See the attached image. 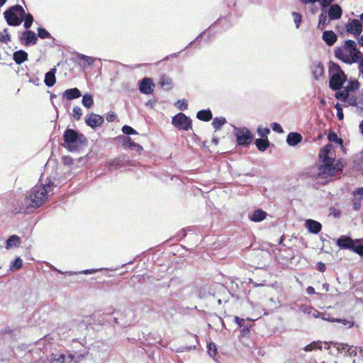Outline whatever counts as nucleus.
<instances>
[{
  "label": "nucleus",
  "mask_w": 363,
  "mask_h": 363,
  "mask_svg": "<svg viewBox=\"0 0 363 363\" xmlns=\"http://www.w3.org/2000/svg\"><path fill=\"white\" fill-rule=\"evenodd\" d=\"M4 15L8 25L18 26L23 21L25 10L22 6L16 4L6 10Z\"/></svg>",
  "instance_id": "423d86ee"
},
{
  "label": "nucleus",
  "mask_w": 363,
  "mask_h": 363,
  "mask_svg": "<svg viewBox=\"0 0 363 363\" xmlns=\"http://www.w3.org/2000/svg\"><path fill=\"white\" fill-rule=\"evenodd\" d=\"M345 164L340 161L335 164L318 165L308 169L306 175L314 182L325 184L328 179L341 172Z\"/></svg>",
  "instance_id": "f03ea898"
},
{
  "label": "nucleus",
  "mask_w": 363,
  "mask_h": 363,
  "mask_svg": "<svg viewBox=\"0 0 363 363\" xmlns=\"http://www.w3.org/2000/svg\"><path fill=\"white\" fill-rule=\"evenodd\" d=\"M234 130L235 135L239 145H247L252 143L253 136L247 128L234 127Z\"/></svg>",
  "instance_id": "6e6552de"
},
{
  "label": "nucleus",
  "mask_w": 363,
  "mask_h": 363,
  "mask_svg": "<svg viewBox=\"0 0 363 363\" xmlns=\"http://www.w3.org/2000/svg\"><path fill=\"white\" fill-rule=\"evenodd\" d=\"M21 42L26 46L30 45H35L38 41V38L33 30H27L23 31L20 36Z\"/></svg>",
  "instance_id": "1a4fd4ad"
},
{
  "label": "nucleus",
  "mask_w": 363,
  "mask_h": 363,
  "mask_svg": "<svg viewBox=\"0 0 363 363\" xmlns=\"http://www.w3.org/2000/svg\"><path fill=\"white\" fill-rule=\"evenodd\" d=\"M13 60L16 64L20 65L28 60V53L23 50H18L13 53Z\"/></svg>",
  "instance_id": "393cba45"
},
{
  "label": "nucleus",
  "mask_w": 363,
  "mask_h": 363,
  "mask_svg": "<svg viewBox=\"0 0 363 363\" xmlns=\"http://www.w3.org/2000/svg\"><path fill=\"white\" fill-rule=\"evenodd\" d=\"M334 0H319V2L321 6V10L325 11L333 2Z\"/></svg>",
  "instance_id": "bf43d9fd"
},
{
  "label": "nucleus",
  "mask_w": 363,
  "mask_h": 363,
  "mask_svg": "<svg viewBox=\"0 0 363 363\" xmlns=\"http://www.w3.org/2000/svg\"><path fill=\"white\" fill-rule=\"evenodd\" d=\"M353 240L350 237L342 235L337 240V245L341 249L350 250L352 247Z\"/></svg>",
  "instance_id": "a211bd4d"
},
{
  "label": "nucleus",
  "mask_w": 363,
  "mask_h": 363,
  "mask_svg": "<svg viewBox=\"0 0 363 363\" xmlns=\"http://www.w3.org/2000/svg\"><path fill=\"white\" fill-rule=\"evenodd\" d=\"M52 186V183L49 182L47 184L36 185L33 187L24 199L19 211L28 213L32 209L40 207L47 199Z\"/></svg>",
  "instance_id": "f257e3e1"
},
{
  "label": "nucleus",
  "mask_w": 363,
  "mask_h": 363,
  "mask_svg": "<svg viewBox=\"0 0 363 363\" xmlns=\"http://www.w3.org/2000/svg\"><path fill=\"white\" fill-rule=\"evenodd\" d=\"M331 154V145L325 146L319 153L320 161L322 162L321 165L334 164V159L330 156Z\"/></svg>",
  "instance_id": "9b49d317"
},
{
  "label": "nucleus",
  "mask_w": 363,
  "mask_h": 363,
  "mask_svg": "<svg viewBox=\"0 0 363 363\" xmlns=\"http://www.w3.org/2000/svg\"><path fill=\"white\" fill-rule=\"evenodd\" d=\"M19 238L17 235H11L6 240V248L16 247L19 244Z\"/></svg>",
  "instance_id": "f704fd0d"
},
{
  "label": "nucleus",
  "mask_w": 363,
  "mask_h": 363,
  "mask_svg": "<svg viewBox=\"0 0 363 363\" xmlns=\"http://www.w3.org/2000/svg\"><path fill=\"white\" fill-rule=\"evenodd\" d=\"M77 57L78 60L82 61L80 65L84 68H86L94 62V59L93 57L80 53H77Z\"/></svg>",
  "instance_id": "a878e982"
},
{
  "label": "nucleus",
  "mask_w": 363,
  "mask_h": 363,
  "mask_svg": "<svg viewBox=\"0 0 363 363\" xmlns=\"http://www.w3.org/2000/svg\"><path fill=\"white\" fill-rule=\"evenodd\" d=\"M23 261L20 257H17L11 264V269H18L22 267Z\"/></svg>",
  "instance_id": "3c124183"
},
{
  "label": "nucleus",
  "mask_w": 363,
  "mask_h": 363,
  "mask_svg": "<svg viewBox=\"0 0 363 363\" xmlns=\"http://www.w3.org/2000/svg\"><path fill=\"white\" fill-rule=\"evenodd\" d=\"M226 123V120L225 118L220 117H216L213 118L212 122V125L215 128L216 130H218L220 129L223 125H224Z\"/></svg>",
  "instance_id": "e433bc0d"
},
{
  "label": "nucleus",
  "mask_w": 363,
  "mask_h": 363,
  "mask_svg": "<svg viewBox=\"0 0 363 363\" xmlns=\"http://www.w3.org/2000/svg\"><path fill=\"white\" fill-rule=\"evenodd\" d=\"M311 70L313 76L315 80L320 79L324 75V66L323 65L318 61L313 62L311 66Z\"/></svg>",
  "instance_id": "dca6fc26"
},
{
  "label": "nucleus",
  "mask_w": 363,
  "mask_h": 363,
  "mask_svg": "<svg viewBox=\"0 0 363 363\" xmlns=\"http://www.w3.org/2000/svg\"><path fill=\"white\" fill-rule=\"evenodd\" d=\"M89 354V350L84 353L77 352H69L65 354V362L67 363H79L86 359Z\"/></svg>",
  "instance_id": "9d476101"
},
{
  "label": "nucleus",
  "mask_w": 363,
  "mask_h": 363,
  "mask_svg": "<svg viewBox=\"0 0 363 363\" xmlns=\"http://www.w3.org/2000/svg\"><path fill=\"white\" fill-rule=\"evenodd\" d=\"M161 86L165 89H170L172 87V80L170 77L162 75L159 82Z\"/></svg>",
  "instance_id": "2f4dec72"
},
{
  "label": "nucleus",
  "mask_w": 363,
  "mask_h": 363,
  "mask_svg": "<svg viewBox=\"0 0 363 363\" xmlns=\"http://www.w3.org/2000/svg\"><path fill=\"white\" fill-rule=\"evenodd\" d=\"M4 31L6 33V34L4 35L2 33H0V42L4 43H8L9 42L11 41V36L7 33V29H4Z\"/></svg>",
  "instance_id": "603ef678"
},
{
  "label": "nucleus",
  "mask_w": 363,
  "mask_h": 363,
  "mask_svg": "<svg viewBox=\"0 0 363 363\" xmlns=\"http://www.w3.org/2000/svg\"><path fill=\"white\" fill-rule=\"evenodd\" d=\"M334 54L338 60L346 64L352 65L357 62L361 52L357 49L355 41L347 40L343 45L335 49Z\"/></svg>",
  "instance_id": "7ed1b4c3"
},
{
  "label": "nucleus",
  "mask_w": 363,
  "mask_h": 363,
  "mask_svg": "<svg viewBox=\"0 0 363 363\" xmlns=\"http://www.w3.org/2000/svg\"><path fill=\"white\" fill-rule=\"evenodd\" d=\"M172 123L180 130H189L192 128L191 119L183 113H179L172 117Z\"/></svg>",
  "instance_id": "0eeeda50"
},
{
  "label": "nucleus",
  "mask_w": 363,
  "mask_h": 363,
  "mask_svg": "<svg viewBox=\"0 0 363 363\" xmlns=\"http://www.w3.org/2000/svg\"><path fill=\"white\" fill-rule=\"evenodd\" d=\"M72 115L75 120H77V121L80 120L82 118V108L79 106H74L73 108Z\"/></svg>",
  "instance_id": "c03bdc74"
},
{
  "label": "nucleus",
  "mask_w": 363,
  "mask_h": 363,
  "mask_svg": "<svg viewBox=\"0 0 363 363\" xmlns=\"http://www.w3.org/2000/svg\"><path fill=\"white\" fill-rule=\"evenodd\" d=\"M320 314L321 313L318 311L312 308V309L311 311V314L309 315L313 318H318V317H320Z\"/></svg>",
  "instance_id": "338daca9"
},
{
  "label": "nucleus",
  "mask_w": 363,
  "mask_h": 363,
  "mask_svg": "<svg viewBox=\"0 0 363 363\" xmlns=\"http://www.w3.org/2000/svg\"><path fill=\"white\" fill-rule=\"evenodd\" d=\"M125 145L130 148H135L138 152H141L143 150V147L134 143L129 137L126 138Z\"/></svg>",
  "instance_id": "ea45409f"
},
{
  "label": "nucleus",
  "mask_w": 363,
  "mask_h": 363,
  "mask_svg": "<svg viewBox=\"0 0 363 363\" xmlns=\"http://www.w3.org/2000/svg\"><path fill=\"white\" fill-rule=\"evenodd\" d=\"M306 225L308 232L313 234L318 233L322 228V225L319 222L311 219L307 220Z\"/></svg>",
  "instance_id": "aec40b11"
},
{
  "label": "nucleus",
  "mask_w": 363,
  "mask_h": 363,
  "mask_svg": "<svg viewBox=\"0 0 363 363\" xmlns=\"http://www.w3.org/2000/svg\"><path fill=\"white\" fill-rule=\"evenodd\" d=\"M255 145L259 151H265L269 146V141L267 138H259L255 140Z\"/></svg>",
  "instance_id": "c756f323"
},
{
  "label": "nucleus",
  "mask_w": 363,
  "mask_h": 363,
  "mask_svg": "<svg viewBox=\"0 0 363 363\" xmlns=\"http://www.w3.org/2000/svg\"><path fill=\"white\" fill-rule=\"evenodd\" d=\"M322 38L329 46L333 45L337 40L336 34L333 30L324 31Z\"/></svg>",
  "instance_id": "412c9836"
},
{
  "label": "nucleus",
  "mask_w": 363,
  "mask_h": 363,
  "mask_svg": "<svg viewBox=\"0 0 363 363\" xmlns=\"http://www.w3.org/2000/svg\"><path fill=\"white\" fill-rule=\"evenodd\" d=\"M347 31L353 34L354 36H358L362 31V25L357 19L351 20L346 25Z\"/></svg>",
  "instance_id": "4468645a"
},
{
  "label": "nucleus",
  "mask_w": 363,
  "mask_h": 363,
  "mask_svg": "<svg viewBox=\"0 0 363 363\" xmlns=\"http://www.w3.org/2000/svg\"><path fill=\"white\" fill-rule=\"evenodd\" d=\"M130 165V162L128 159L125 157H118L114 159H111L106 162V166L113 167L116 169L121 168L122 167H128Z\"/></svg>",
  "instance_id": "2eb2a0df"
},
{
  "label": "nucleus",
  "mask_w": 363,
  "mask_h": 363,
  "mask_svg": "<svg viewBox=\"0 0 363 363\" xmlns=\"http://www.w3.org/2000/svg\"><path fill=\"white\" fill-rule=\"evenodd\" d=\"M208 352L211 357H214L217 353V347L215 343L210 342L208 345Z\"/></svg>",
  "instance_id": "de8ad7c7"
},
{
  "label": "nucleus",
  "mask_w": 363,
  "mask_h": 363,
  "mask_svg": "<svg viewBox=\"0 0 363 363\" xmlns=\"http://www.w3.org/2000/svg\"><path fill=\"white\" fill-rule=\"evenodd\" d=\"M333 347L337 348V351L340 353L344 352L345 354L347 353V350L349 348V345L346 343H341V342H335L332 343Z\"/></svg>",
  "instance_id": "58836bf2"
},
{
  "label": "nucleus",
  "mask_w": 363,
  "mask_h": 363,
  "mask_svg": "<svg viewBox=\"0 0 363 363\" xmlns=\"http://www.w3.org/2000/svg\"><path fill=\"white\" fill-rule=\"evenodd\" d=\"M270 133V130L268 128H261L259 127L257 128V133L262 138H267V135Z\"/></svg>",
  "instance_id": "5fc2aeb1"
},
{
  "label": "nucleus",
  "mask_w": 363,
  "mask_h": 363,
  "mask_svg": "<svg viewBox=\"0 0 363 363\" xmlns=\"http://www.w3.org/2000/svg\"><path fill=\"white\" fill-rule=\"evenodd\" d=\"M267 216V213L262 209L255 210L252 214L249 216L250 220L253 222H261Z\"/></svg>",
  "instance_id": "b1692460"
},
{
  "label": "nucleus",
  "mask_w": 363,
  "mask_h": 363,
  "mask_svg": "<svg viewBox=\"0 0 363 363\" xmlns=\"http://www.w3.org/2000/svg\"><path fill=\"white\" fill-rule=\"evenodd\" d=\"M315 349L321 350L322 349V342L320 341L313 342L308 345H307L303 350L306 352H311Z\"/></svg>",
  "instance_id": "c9c22d12"
},
{
  "label": "nucleus",
  "mask_w": 363,
  "mask_h": 363,
  "mask_svg": "<svg viewBox=\"0 0 363 363\" xmlns=\"http://www.w3.org/2000/svg\"><path fill=\"white\" fill-rule=\"evenodd\" d=\"M56 72H57V69L55 67H53L45 74L44 82L47 86L51 87L55 84V82H56V77H55Z\"/></svg>",
  "instance_id": "4be33fe9"
},
{
  "label": "nucleus",
  "mask_w": 363,
  "mask_h": 363,
  "mask_svg": "<svg viewBox=\"0 0 363 363\" xmlns=\"http://www.w3.org/2000/svg\"><path fill=\"white\" fill-rule=\"evenodd\" d=\"M294 17V23L296 25V28H299L300 24L301 23L302 16L299 13L294 12L292 13Z\"/></svg>",
  "instance_id": "8fccbe9b"
},
{
  "label": "nucleus",
  "mask_w": 363,
  "mask_h": 363,
  "mask_svg": "<svg viewBox=\"0 0 363 363\" xmlns=\"http://www.w3.org/2000/svg\"><path fill=\"white\" fill-rule=\"evenodd\" d=\"M196 117L198 119L203 121H209L212 119L211 111L208 110H201L197 112Z\"/></svg>",
  "instance_id": "c85d7f7f"
},
{
  "label": "nucleus",
  "mask_w": 363,
  "mask_h": 363,
  "mask_svg": "<svg viewBox=\"0 0 363 363\" xmlns=\"http://www.w3.org/2000/svg\"><path fill=\"white\" fill-rule=\"evenodd\" d=\"M177 108L181 111H184L187 109L188 104L186 100H178L176 104Z\"/></svg>",
  "instance_id": "864d4df0"
},
{
  "label": "nucleus",
  "mask_w": 363,
  "mask_h": 363,
  "mask_svg": "<svg viewBox=\"0 0 363 363\" xmlns=\"http://www.w3.org/2000/svg\"><path fill=\"white\" fill-rule=\"evenodd\" d=\"M65 144L63 146L70 152L78 151L81 149L86 139L83 134H79L72 129H67L63 134Z\"/></svg>",
  "instance_id": "20e7f679"
},
{
  "label": "nucleus",
  "mask_w": 363,
  "mask_h": 363,
  "mask_svg": "<svg viewBox=\"0 0 363 363\" xmlns=\"http://www.w3.org/2000/svg\"><path fill=\"white\" fill-rule=\"evenodd\" d=\"M330 215L333 216L335 218H339L340 216V211L335 207H330L329 208Z\"/></svg>",
  "instance_id": "680f3d73"
},
{
  "label": "nucleus",
  "mask_w": 363,
  "mask_h": 363,
  "mask_svg": "<svg viewBox=\"0 0 363 363\" xmlns=\"http://www.w3.org/2000/svg\"><path fill=\"white\" fill-rule=\"evenodd\" d=\"M85 122L88 126L96 128L104 123V119L103 116L92 113L86 116Z\"/></svg>",
  "instance_id": "ddd939ff"
},
{
  "label": "nucleus",
  "mask_w": 363,
  "mask_h": 363,
  "mask_svg": "<svg viewBox=\"0 0 363 363\" xmlns=\"http://www.w3.org/2000/svg\"><path fill=\"white\" fill-rule=\"evenodd\" d=\"M48 363H67L65 362V354H52L50 358H48Z\"/></svg>",
  "instance_id": "7c9ffc66"
},
{
  "label": "nucleus",
  "mask_w": 363,
  "mask_h": 363,
  "mask_svg": "<svg viewBox=\"0 0 363 363\" xmlns=\"http://www.w3.org/2000/svg\"><path fill=\"white\" fill-rule=\"evenodd\" d=\"M354 197H358L361 199H363V187H359L355 189L352 193Z\"/></svg>",
  "instance_id": "4d7b16f0"
},
{
  "label": "nucleus",
  "mask_w": 363,
  "mask_h": 363,
  "mask_svg": "<svg viewBox=\"0 0 363 363\" xmlns=\"http://www.w3.org/2000/svg\"><path fill=\"white\" fill-rule=\"evenodd\" d=\"M23 20H24V24H23L24 28H26L27 30L29 29L31 27L32 23L34 21L33 16L30 13H26L25 12V15L23 16Z\"/></svg>",
  "instance_id": "4c0bfd02"
},
{
  "label": "nucleus",
  "mask_w": 363,
  "mask_h": 363,
  "mask_svg": "<svg viewBox=\"0 0 363 363\" xmlns=\"http://www.w3.org/2000/svg\"><path fill=\"white\" fill-rule=\"evenodd\" d=\"M302 139V135L300 133L291 132L287 135L286 143L289 146H295L298 145Z\"/></svg>",
  "instance_id": "5701e85b"
},
{
  "label": "nucleus",
  "mask_w": 363,
  "mask_h": 363,
  "mask_svg": "<svg viewBox=\"0 0 363 363\" xmlns=\"http://www.w3.org/2000/svg\"><path fill=\"white\" fill-rule=\"evenodd\" d=\"M62 160L65 164L69 165L73 163V160L70 157H64Z\"/></svg>",
  "instance_id": "774afa93"
},
{
  "label": "nucleus",
  "mask_w": 363,
  "mask_h": 363,
  "mask_svg": "<svg viewBox=\"0 0 363 363\" xmlns=\"http://www.w3.org/2000/svg\"><path fill=\"white\" fill-rule=\"evenodd\" d=\"M363 199H361L358 197H353L352 199V208L354 211H359L362 207V201Z\"/></svg>",
  "instance_id": "49530a36"
},
{
  "label": "nucleus",
  "mask_w": 363,
  "mask_h": 363,
  "mask_svg": "<svg viewBox=\"0 0 363 363\" xmlns=\"http://www.w3.org/2000/svg\"><path fill=\"white\" fill-rule=\"evenodd\" d=\"M328 14L330 20H337L340 19L342 14V10L338 4H330L329 6Z\"/></svg>",
  "instance_id": "f3484780"
},
{
  "label": "nucleus",
  "mask_w": 363,
  "mask_h": 363,
  "mask_svg": "<svg viewBox=\"0 0 363 363\" xmlns=\"http://www.w3.org/2000/svg\"><path fill=\"white\" fill-rule=\"evenodd\" d=\"M196 346H185V347H181L179 348H178L176 352H185V351H190V350H196Z\"/></svg>",
  "instance_id": "e2e57ef3"
},
{
  "label": "nucleus",
  "mask_w": 363,
  "mask_h": 363,
  "mask_svg": "<svg viewBox=\"0 0 363 363\" xmlns=\"http://www.w3.org/2000/svg\"><path fill=\"white\" fill-rule=\"evenodd\" d=\"M272 128L274 131L277 132L279 133H282L284 132L282 127L278 123L276 122L272 123Z\"/></svg>",
  "instance_id": "052dcab7"
},
{
  "label": "nucleus",
  "mask_w": 363,
  "mask_h": 363,
  "mask_svg": "<svg viewBox=\"0 0 363 363\" xmlns=\"http://www.w3.org/2000/svg\"><path fill=\"white\" fill-rule=\"evenodd\" d=\"M81 95V91L77 88L68 89L62 93V97L69 101L78 99Z\"/></svg>",
  "instance_id": "6ab92c4d"
},
{
  "label": "nucleus",
  "mask_w": 363,
  "mask_h": 363,
  "mask_svg": "<svg viewBox=\"0 0 363 363\" xmlns=\"http://www.w3.org/2000/svg\"><path fill=\"white\" fill-rule=\"evenodd\" d=\"M122 131L124 134L128 135L138 134L137 131L135 129L127 125H124L122 128Z\"/></svg>",
  "instance_id": "09e8293b"
},
{
  "label": "nucleus",
  "mask_w": 363,
  "mask_h": 363,
  "mask_svg": "<svg viewBox=\"0 0 363 363\" xmlns=\"http://www.w3.org/2000/svg\"><path fill=\"white\" fill-rule=\"evenodd\" d=\"M329 86L333 91H339L347 80V76L340 66L333 62L329 64Z\"/></svg>",
  "instance_id": "39448f33"
},
{
  "label": "nucleus",
  "mask_w": 363,
  "mask_h": 363,
  "mask_svg": "<svg viewBox=\"0 0 363 363\" xmlns=\"http://www.w3.org/2000/svg\"><path fill=\"white\" fill-rule=\"evenodd\" d=\"M49 337L48 336H45L43 338L40 339L38 342H36V345L38 346V350L45 349L48 350L50 347V342H48Z\"/></svg>",
  "instance_id": "72a5a7b5"
},
{
  "label": "nucleus",
  "mask_w": 363,
  "mask_h": 363,
  "mask_svg": "<svg viewBox=\"0 0 363 363\" xmlns=\"http://www.w3.org/2000/svg\"><path fill=\"white\" fill-rule=\"evenodd\" d=\"M82 104L84 107L90 108L94 105L93 96L90 94H85L82 97Z\"/></svg>",
  "instance_id": "473e14b6"
},
{
  "label": "nucleus",
  "mask_w": 363,
  "mask_h": 363,
  "mask_svg": "<svg viewBox=\"0 0 363 363\" xmlns=\"http://www.w3.org/2000/svg\"><path fill=\"white\" fill-rule=\"evenodd\" d=\"M155 84L152 82V79L145 77L142 79L139 83V90L144 94H150L153 92Z\"/></svg>",
  "instance_id": "f8f14e48"
},
{
  "label": "nucleus",
  "mask_w": 363,
  "mask_h": 363,
  "mask_svg": "<svg viewBox=\"0 0 363 363\" xmlns=\"http://www.w3.org/2000/svg\"><path fill=\"white\" fill-rule=\"evenodd\" d=\"M349 96V92L345 88L342 91H339L335 94V97L342 101H346Z\"/></svg>",
  "instance_id": "a19ab883"
},
{
  "label": "nucleus",
  "mask_w": 363,
  "mask_h": 363,
  "mask_svg": "<svg viewBox=\"0 0 363 363\" xmlns=\"http://www.w3.org/2000/svg\"><path fill=\"white\" fill-rule=\"evenodd\" d=\"M357 62L359 64L358 69L359 72V76H361L363 78V55H359Z\"/></svg>",
  "instance_id": "6e6d98bb"
},
{
  "label": "nucleus",
  "mask_w": 363,
  "mask_h": 363,
  "mask_svg": "<svg viewBox=\"0 0 363 363\" xmlns=\"http://www.w3.org/2000/svg\"><path fill=\"white\" fill-rule=\"evenodd\" d=\"M358 350H359L360 353H363V349H362L361 347H355L353 345H350L349 348L347 351V354L350 357L356 356L357 354Z\"/></svg>",
  "instance_id": "79ce46f5"
},
{
  "label": "nucleus",
  "mask_w": 363,
  "mask_h": 363,
  "mask_svg": "<svg viewBox=\"0 0 363 363\" xmlns=\"http://www.w3.org/2000/svg\"><path fill=\"white\" fill-rule=\"evenodd\" d=\"M235 322L238 325L240 328L244 327V325L245 324V320L242 318H240L238 316L234 317Z\"/></svg>",
  "instance_id": "69168bd1"
},
{
  "label": "nucleus",
  "mask_w": 363,
  "mask_h": 363,
  "mask_svg": "<svg viewBox=\"0 0 363 363\" xmlns=\"http://www.w3.org/2000/svg\"><path fill=\"white\" fill-rule=\"evenodd\" d=\"M359 87V83L357 80H355V81L350 82L349 84L346 87H345V89L346 90H347L348 92H350V91H353L358 89Z\"/></svg>",
  "instance_id": "a18cd8bd"
},
{
  "label": "nucleus",
  "mask_w": 363,
  "mask_h": 363,
  "mask_svg": "<svg viewBox=\"0 0 363 363\" xmlns=\"http://www.w3.org/2000/svg\"><path fill=\"white\" fill-rule=\"evenodd\" d=\"M328 140L332 142L341 141V139L338 138L337 135L335 133H330L328 134Z\"/></svg>",
  "instance_id": "0e129e2a"
},
{
  "label": "nucleus",
  "mask_w": 363,
  "mask_h": 363,
  "mask_svg": "<svg viewBox=\"0 0 363 363\" xmlns=\"http://www.w3.org/2000/svg\"><path fill=\"white\" fill-rule=\"evenodd\" d=\"M350 250L360 256H363V240H353L352 247Z\"/></svg>",
  "instance_id": "cd10ccee"
},
{
  "label": "nucleus",
  "mask_w": 363,
  "mask_h": 363,
  "mask_svg": "<svg viewBox=\"0 0 363 363\" xmlns=\"http://www.w3.org/2000/svg\"><path fill=\"white\" fill-rule=\"evenodd\" d=\"M38 35L41 39L50 38L51 37L50 33L43 28L39 27L38 28Z\"/></svg>",
  "instance_id": "37998d69"
},
{
  "label": "nucleus",
  "mask_w": 363,
  "mask_h": 363,
  "mask_svg": "<svg viewBox=\"0 0 363 363\" xmlns=\"http://www.w3.org/2000/svg\"><path fill=\"white\" fill-rule=\"evenodd\" d=\"M330 21V19L328 20L327 18L326 9L325 11L322 10L320 14L319 15L318 28L321 30H324L328 25Z\"/></svg>",
  "instance_id": "bb28decb"
},
{
  "label": "nucleus",
  "mask_w": 363,
  "mask_h": 363,
  "mask_svg": "<svg viewBox=\"0 0 363 363\" xmlns=\"http://www.w3.org/2000/svg\"><path fill=\"white\" fill-rule=\"evenodd\" d=\"M312 308V306L308 305H301L299 306V310L305 314L310 315Z\"/></svg>",
  "instance_id": "13d9d810"
}]
</instances>
